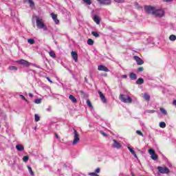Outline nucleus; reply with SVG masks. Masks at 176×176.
I'll list each match as a JSON object with an SVG mask.
<instances>
[{"instance_id":"48","label":"nucleus","mask_w":176,"mask_h":176,"mask_svg":"<svg viewBox=\"0 0 176 176\" xmlns=\"http://www.w3.org/2000/svg\"><path fill=\"white\" fill-rule=\"evenodd\" d=\"M155 112V110H148V113H154Z\"/></svg>"},{"instance_id":"51","label":"nucleus","mask_w":176,"mask_h":176,"mask_svg":"<svg viewBox=\"0 0 176 176\" xmlns=\"http://www.w3.org/2000/svg\"><path fill=\"white\" fill-rule=\"evenodd\" d=\"M29 97H31V98H32V97H34V95L32 94H29Z\"/></svg>"},{"instance_id":"22","label":"nucleus","mask_w":176,"mask_h":176,"mask_svg":"<svg viewBox=\"0 0 176 176\" xmlns=\"http://www.w3.org/2000/svg\"><path fill=\"white\" fill-rule=\"evenodd\" d=\"M87 43V45H89V46H93V45H94V41H93L91 38H89Z\"/></svg>"},{"instance_id":"16","label":"nucleus","mask_w":176,"mask_h":176,"mask_svg":"<svg viewBox=\"0 0 176 176\" xmlns=\"http://www.w3.org/2000/svg\"><path fill=\"white\" fill-rule=\"evenodd\" d=\"M69 100H72V102L74 103V104H76L78 102V100H76V98H75V96H72V95H69Z\"/></svg>"},{"instance_id":"34","label":"nucleus","mask_w":176,"mask_h":176,"mask_svg":"<svg viewBox=\"0 0 176 176\" xmlns=\"http://www.w3.org/2000/svg\"><path fill=\"white\" fill-rule=\"evenodd\" d=\"M87 104L88 107H89V108H93V104H91V102H90V100H87Z\"/></svg>"},{"instance_id":"41","label":"nucleus","mask_w":176,"mask_h":176,"mask_svg":"<svg viewBox=\"0 0 176 176\" xmlns=\"http://www.w3.org/2000/svg\"><path fill=\"white\" fill-rule=\"evenodd\" d=\"M115 2H118V3H124V0H114Z\"/></svg>"},{"instance_id":"30","label":"nucleus","mask_w":176,"mask_h":176,"mask_svg":"<svg viewBox=\"0 0 176 176\" xmlns=\"http://www.w3.org/2000/svg\"><path fill=\"white\" fill-rule=\"evenodd\" d=\"M160 127H161V129H165L166 122H160Z\"/></svg>"},{"instance_id":"42","label":"nucleus","mask_w":176,"mask_h":176,"mask_svg":"<svg viewBox=\"0 0 176 176\" xmlns=\"http://www.w3.org/2000/svg\"><path fill=\"white\" fill-rule=\"evenodd\" d=\"M142 71H144V67H141L138 68V72H142Z\"/></svg>"},{"instance_id":"44","label":"nucleus","mask_w":176,"mask_h":176,"mask_svg":"<svg viewBox=\"0 0 176 176\" xmlns=\"http://www.w3.org/2000/svg\"><path fill=\"white\" fill-rule=\"evenodd\" d=\"M100 171H101V169H100V168H97L95 170L96 174H98V173H100Z\"/></svg>"},{"instance_id":"20","label":"nucleus","mask_w":176,"mask_h":176,"mask_svg":"<svg viewBox=\"0 0 176 176\" xmlns=\"http://www.w3.org/2000/svg\"><path fill=\"white\" fill-rule=\"evenodd\" d=\"M16 148L18 151H19V152H21L22 151H24V146H23V145L17 144L16 146Z\"/></svg>"},{"instance_id":"8","label":"nucleus","mask_w":176,"mask_h":176,"mask_svg":"<svg viewBox=\"0 0 176 176\" xmlns=\"http://www.w3.org/2000/svg\"><path fill=\"white\" fill-rule=\"evenodd\" d=\"M113 148H116V149H120L122 148V144L118 142L116 140H113Z\"/></svg>"},{"instance_id":"39","label":"nucleus","mask_w":176,"mask_h":176,"mask_svg":"<svg viewBox=\"0 0 176 176\" xmlns=\"http://www.w3.org/2000/svg\"><path fill=\"white\" fill-rule=\"evenodd\" d=\"M136 133H138V135H141V137H144V133H142V132H141V131H137Z\"/></svg>"},{"instance_id":"46","label":"nucleus","mask_w":176,"mask_h":176,"mask_svg":"<svg viewBox=\"0 0 176 176\" xmlns=\"http://www.w3.org/2000/svg\"><path fill=\"white\" fill-rule=\"evenodd\" d=\"M100 133L104 135V137H108V134L105 133L104 131H100Z\"/></svg>"},{"instance_id":"18","label":"nucleus","mask_w":176,"mask_h":176,"mask_svg":"<svg viewBox=\"0 0 176 176\" xmlns=\"http://www.w3.org/2000/svg\"><path fill=\"white\" fill-rule=\"evenodd\" d=\"M143 98L145 99L146 101L149 102L151 101V96L148 94H144L143 96Z\"/></svg>"},{"instance_id":"35","label":"nucleus","mask_w":176,"mask_h":176,"mask_svg":"<svg viewBox=\"0 0 176 176\" xmlns=\"http://www.w3.org/2000/svg\"><path fill=\"white\" fill-rule=\"evenodd\" d=\"M20 98H21V100H23V101H25L26 102H28V100H27V98H25V97L23 95H19Z\"/></svg>"},{"instance_id":"33","label":"nucleus","mask_w":176,"mask_h":176,"mask_svg":"<svg viewBox=\"0 0 176 176\" xmlns=\"http://www.w3.org/2000/svg\"><path fill=\"white\" fill-rule=\"evenodd\" d=\"M28 159H30V157L28 155L24 156L23 157V162H25V163H27V162H28Z\"/></svg>"},{"instance_id":"47","label":"nucleus","mask_w":176,"mask_h":176,"mask_svg":"<svg viewBox=\"0 0 176 176\" xmlns=\"http://www.w3.org/2000/svg\"><path fill=\"white\" fill-rule=\"evenodd\" d=\"M46 79L48 80V82H50V83H53V81H52V80L50 79V78L46 77Z\"/></svg>"},{"instance_id":"12","label":"nucleus","mask_w":176,"mask_h":176,"mask_svg":"<svg viewBox=\"0 0 176 176\" xmlns=\"http://www.w3.org/2000/svg\"><path fill=\"white\" fill-rule=\"evenodd\" d=\"M98 94H99L100 98L102 100V102L104 104H107V98H105V96H104V94H102V92H101V91H99Z\"/></svg>"},{"instance_id":"53","label":"nucleus","mask_w":176,"mask_h":176,"mask_svg":"<svg viewBox=\"0 0 176 176\" xmlns=\"http://www.w3.org/2000/svg\"><path fill=\"white\" fill-rule=\"evenodd\" d=\"M80 94H85V92L83 91H80Z\"/></svg>"},{"instance_id":"52","label":"nucleus","mask_w":176,"mask_h":176,"mask_svg":"<svg viewBox=\"0 0 176 176\" xmlns=\"http://www.w3.org/2000/svg\"><path fill=\"white\" fill-rule=\"evenodd\" d=\"M63 167H65V168H67V164H63Z\"/></svg>"},{"instance_id":"56","label":"nucleus","mask_w":176,"mask_h":176,"mask_svg":"<svg viewBox=\"0 0 176 176\" xmlns=\"http://www.w3.org/2000/svg\"><path fill=\"white\" fill-rule=\"evenodd\" d=\"M107 74H104V75H103V76H107Z\"/></svg>"},{"instance_id":"50","label":"nucleus","mask_w":176,"mask_h":176,"mask_svg":"<svg viewBox=\"0 0 176 176\" xmlns=\"http://www.w3.org/2000/svg\"><path fill=\"white\" fill-rule=\"evenodd\" d=\"M55 137L57 140L60 138V137H58V135L57 133H55Z\"/></svg>"},{"instance_id":"55","label":"nucleus","mask_w":176,"mask_h":176,"mask_svg":"<svg viewBox=\"0 0 176 176\" xmlns=\"http://www.w3.org/2000/svg\"><path fill=\"white\" fill-rule=\"evenodd\" d=\"M123 78H127V76L126 75H124Z\"/></svg>"},{"instance_id":"3","label":"nucleus","mask_w":176,"mask_h":176,"mask_svg":"<svg viewBox=\"0 0 176 176\" xmlns=\"http://www.w3.org/2000/svg\"><path fill=\"white\" fill-rule=\"evenodd\" d=\"M16 64H19V65H23V67H25L26 68H28L31 65V63L24 59H21L16 61Z\"/></svg>"},{"instance_id":"5","label":"nucleus","mask_w":176,"mask_h":176,"mask_svg":"<svg viewBox=\"0 0 176 176\" xmlns=\"http://www.w3.org/2000/svg\"><path fill=\"white\" fill-rule=\"evenodd\" d=\"M74 141L72 144L74 145H76V144H78L80 141L79 133H78V131L75 129H74Z\"/></svg>"},{"instance_id":"19","label":"nucleus","mask_w":176,"mask_h":176,"mask_svg":"<svg viewBox=\"0 0 176 176\" xmlns=\"http://www.w3.org/2000/svg\"><path fill=\"white\" fill-rule=\"evenodd\" d=\"M27 1L30 4V8H31V9H34V8L35 7V3H34L32 0H27Z\"/></svg>"},{"instance_id":"6","label":"nucleus","mask_w":176,"mask_h":176,"mask_svg":"<svg viewBox=\"0 0 176 176\" xmlns=\"http://www.w3.org/2000/svg\"><path fill=\"white\" fill-rule=\"evenodd\" d=\"M36 25L38 28H45L44 30H47L45 23L42 22V19H39V18L36 19Z\"/></svg>"},{"instance_id":"58","label":"nucleus","mask_w":176,"mask_h":176,"mask_svg":"<svg viewBox=\"0 0 176 176\" xmlns=\"http://www.w3.org/2000/svg\"><path fill=\"white\" fill-rule=\"evenodd\" d=\"M132 176H134V174H132Z\"/></svg>"},{"instance_id":"40","label":"nucleus","mask_w":176,"mask_h":176,"mask_svg":"<svg viewBox=\"0 0 176 176\" xmlns=\"http://www.w3.org/2000/svg\"><path fill=\"white\" fill-rule=\"evenodd\" d=\"M88 175H91V176H98V175L96 173H89Z\"/></svg>"},{"instance_id":"36","label":"nucleus","mask_w":176,"mask_h":176,"mask_svg":"<svg viewBox=\"0 0 176 176\" xmlns=\"http://www.w3.org/2000/svg\"><path fill=\"white\" fill-rule=\"evenodd\" d=\"M35 104H41L42 102V99L37 98L34 100Z\"/></svg>"},{"instance_id":"28","label":"nucleus","mask_w":176,"mask_h":176,"mask_svg":"<svg viewBox=\"0 0 176 176\" xmlns=\"http://www.w3.org/2000/svg\"><path fill=\"white\" fill-rule=\"evenodd\" d=\"M28 168L30 173V175L34 176L35 174L34 173V171H32V168H31V166H28Z\"/></svg>"},{"instance_id":"25","label":"nucleus","mask_w":176,"mask_h":176,"mask_svg":"<svg viewBox=\"0 0 176 176\" xmlns=\"http://www.w3.org/2000/svg\"><path fill=\"white\" fill-rule=\"evenodd\" d=\"M148 153H149V155H151V156H153V155L156 154V153L155 152V150H153L152 148H150L148 150Z\"/></svg>"},{"instance_id":"54","label":"nucleus","mask_w":176,"mask_h":176,"mask_svg":"<svg viewBox=\"0 0 176 176\" xmlns=\"http://www.w3.org/2000/svg\"><path fill=\"white\" fill-rule=\"evenodd\" d=\"M85 82H87V78H85Z\"/></svg>"},{"instance_id":"57","label":"nucleus","mask_w":176,"mask_h":176,"mask_svg":"<svg viewBox=\"0 0 176 176\" xmlns=\"http://www.w3.org/2000/svg\"><path fill=\"white\" fill-rule=\"evenodd\" d=\"M37 68H39V69H41V67L38 66V67H37Z\"/></svg>"},{"instance_id":"38","label":"nucleus","mask_w":176,"mask_h":176,"mask_svg":"<svg viewBox=\"0 0 176 176\" xmlns=\"http://www.w3.org/2000/svg\"><path fill=\"white\" fill-rule=\"evenodd\" d=\"M85 3H87V5H91V0H83Z\"/></svg>"},{"instance_id":"9","label":"nucleus","mask_w":176,"mask_h":176,"mask_svg":"<svg viewBox=\"0 0 176 176\" xmlns=\"http://www.w3.org/2000/svg\"><path fill=\"white\" fill-rule=\"evenodd\" d=\"M98 71H104V72H109V69H108V67L100 65L98 67Z\"/></svg>"},{"instance_id":"27","label":"nucleus","mask_w":176,"mask_h":176,"mask_svg":"<svg viewBox=\"0 0 176 176\" xmlns=\"http://www.w3.org/2000/svg\"><path fill=\"white\" fill-rule=\"evenodd\" d=\"M50 56L52 57V58H56V53L54 51L50 52Z\"/></svg>"},{"instance_id":"32","label":"nucleus","mask_w":176,"mask_h":176,"mask_svg":"<svg viewBox=\"0 0 176 176\" xmlns=\"http://www.w3.org/2000/svg\"><path fill=\"white\" fill-rule=\"evenodd\" d=\"M9 69H10V71H17L18 68L16 66H10Z\"/></svg>"},{"instance_id":"21","label":"nucleus","mask_w":176,"mask_h":176,"mask_svg":"<svg viewBox=\"0 0 176 176\" xmlns=\"http://www.w3.org/2000/svg\"><path fill=\"white\" fill-rule=\"evenodd\" d=\"M144 84V78H140L136 80V85H142Z\"/></svg>"},{"instance_id":"43","label":"nucleus","mask_w":176,"mask_h":176,"mask_svg":"<svg viewBox=\"0 0 176 176\" xmlns=\"http://www.w3.org/2000/svg\"><path fill=\"white\" fill-rule=\"evenodd\" d=\"M135 6H136L137 9H140V4L138 2H135Z\"/></svg>"},{"instance_id":"2","label":"nucleus","mask_w":176,"mask_h":176,"mask_svg":"<svg viewBox=\"0 0 176 176\" xmlns=\"http://www.w3.org/2000/svg\"><path fill=\"white\" fill-rule=\"evenodd\" d=\"M120 100L125 104H131L133 102V99L130 96L123 94L120 95Z\"/></svg>"},{"instance_id":"24","label":"nucleus","mask_w":176,"mask_h":176,"mask_svg":"<svg viewBox=\"0 0 176 176\" xmlns=\"http://www.w3.org/2000/svg\"><path fill=\"white\" fill-rule=\"evenodd\" d=\"M169 39L170 41H171L172 42H174V41H176V36L174 34H172L169 36Z\"/></svg>"},{"instance_id":"17","label":"nucleus","mask_w":176,"mask_h":176,"mask_svg":"<svg viewBox=\"0 0 176 176\" xmlns=\"http://www.w3.org/2000/svg\"><path fill=\"white\" fill-rule=\"evenodd\" d=\"M93 19H94V21L96 23V24H100V17L98 16L94 15Z\"/></svg>"},{"instance_id":"45","label":"nucleus","mask_w":176,"mask_h":176,"mask_svg":"<svg viewBox=\"0 0 176 176\" xmlns=\"http://www.w3.org/2000/svg\"><path fill=\"white\" fill-rule=\"evenodd\" d=\"M47 112H52V106H49L47 109Z\"/></svg>"},{"instance_id":"37","label":"nucleus","mask_w":176,"mask_h":176,"mask_svg":"<svg viewBox=\"0 0 176 176\" xmlns=\"http://www.w3.org/2000/svg\"><path fill=\"white\" fill-rule=\"evenodd\" d=\"M151 159H153V160H157V155L154 154L151 155Z\"/></svg>"},{"instance_id":"7","label":"nucleus","mask_w":176,"mask_h":176,"mask_svg":"<svg viewBox=\"0 0 176 176\" xmlns=\"http://www.w3.org/2000/svg\"><path fill=\"white\" fill-rule=\"evenodd\" d=\"M133 58H134V60H135L138 65H142V64H144V60L139 56H134Z\"/></svg>"},{"instance_id":"13","label":"nucleus","mask_w":176,"mask_h":176,"mask_svg":"<svg viewBox=\"0 0 176 176\" xmlns=\"http://www.w3.org/2000/svg\"><path fill=\"white\" fill-rule=\"evenodd\" d=\"M72 57L75 63H78V53L76 52H72Z\"/></svg>"},{"instance_id":"10","label":"nucleus","mask_w":176,"mask_h":176,"mask_svg":"<svg viewBox=\"0 0 176 176\" xmlns=\"http://www.w3.org/2000/svg\"><path fill=\"white\" fill-rule=\"evenodd\" d=\"M100 5H111V0H97Z\"/></svg>"},{"instance_id":"15","label":"nucleus","mask_w":176,"mask_h":176,"mask_svg":"<svg viewBox=\"0 0 176 176\" xmlns=\"http://www.w3.org/2000/svg\"><path fill=\"white\" fill-rule=\"evenodd\" d=\"M129 78L131 80H135L137 79V74L132 72V73L129 74Z\"/></svg>"},{"instance_id":"11","label":"nucleus","mask_w":176,"mask_h":176,"mask_svg":"<svg viewBox=\"0 0 176 176\" xmlns=\"http://www.w3.org/2000/svg\"><path fill=\"white\" fill-rule=\"evenodd\" d=\"M51 16L55 24H60V20L57 19V14L52 12L51 13Z\"/></svg>"},{"instance_id":"26","label":"nucleus","mask_w":176,"mask_h":176,"mask_svg":"<svg viewBox=\"0 0 176 176\" xmlns=\"http://www.w3.org/2000/svg\"><path fill=\"white\" fill-rule=\"evenodd\" d=\"M91 35L95 36V38H100V34L97 32H92Z\"/></svg>"},{"instance_id":"23","label":"nucleus","mask_w":176,"mask_h":176,"mask_svg":"<svg viewBox=\"0 0 176 176\" xmlns=\"http://www.w3.org/2000/svg\"><path fill=\"white\" fill-rule=\"evenodd\" d=\"M160 111H161V113H162V115H165L167 116V111L166 109H164V108H160Z\"/></svg>"},{"instance_id":"4","label":"nucleus","mask_w":176,"mask_h":176,"mask_svg":"<svg viewBox=\"0 0 176 176\" xmlns=\"http://www.w3.org/2000/svg\"><path fill=\"white\" fill-rule=\"evenodd\" d=\"M157 169L158 170V173H160V174L170 173V169L167 167L157 166Z\"/></svg>"},{"instance_id":"1","label":"nucleus","mask_w":176,"mask_h":176,"mask_svg":"<svg viewBox=\"0 0 176 176\" xmlns=\"http://www.w3.org/2000/svg\"><path fill=\"white\" fill-rule=\"evenodd\" d=\"M144 10L148 14H153V16L158 17L159 19H162V17L164 16V10L162 9H156L155 7L152 6H146L144 7Z\"/></svg>"},{"instance_id":"49","label":"nucleus","mask_w":176,"mask_h":176,"mask_svg":"<svg viewBox=\"0 0 176 176\" xmlns=\"http://www.w3.org/2000/svg\"><path fill=\"white\" fill-rule=\"evenodd\" d=\"M164 2H173V0H162Z\"/></svg>"},{"instance_id":"29","label":"nucleus","mask_w":176,"mask_h":176,"mask_svg":"<svg viewBox=\"0 0 176 176\" xmlns=\"http://www.w3.org/2000/svg\"><path fill=\"white\" fill-rule=\"evenodd\" d=\"M34 120L35 122H39V120H41V118L38 114L34 115Z\"/></svg>"},{"instance_id":"14","label":"nucleus","mask_w":176,"mask_h":176,"mask_svg":"<svg viewBox=\"0 0 176 176\" xmlns=\"http://www.w3.org/2000/svg\"><path fill=\"white\" fill-rule=\"evenodd\" d=\"M128 149L131 152V153L134 156V157H135V159H138V157L137 156L135 151H134V150L131 147L128 146Z\"/></svg>"},{"instance_id":"31","label":"nucleus","mask_w":176,"mask_h":176,"mask_svg":"<svg viewBox=\"0 0 176 176\" xmlns=\"http://www.w3.org/2000/svg\"><path fill=\"white\" fill-rule=\"evenodd\" d=\"M28 43H30V45H34L35 43V40L32 39V38H29L28 40Z\"/></svg>"}]
</instances>
